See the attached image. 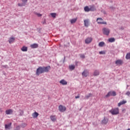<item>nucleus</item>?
Here are the masks:
<instances>
[{
	"label": "nucleus",
	"mask_w": 130,
	"mask_h": 130,
	"mask_svg": "<svg viewBox=\"0 0 130 130\" xmlns=\"http://www.w3.org/2000/svg\"><path fill=\"white\" fill-rule=\"evenodd\" d=\"M26 126H27V124H26V123H22L21 124L22 127H26Z\"/></svg>",
	"instance_id": "obj_33"
},
{
	"label": "nucleus",
	"mask_w": 130,
	"mask_h": 130,
	"mask_svg": "<svg viewBox=\"0 0 130 130\" xmlns=\"http://www.w3.org/2000/svg\"><path fill=\"white\" fill-rule=\"evenodd\" d=\"M80 57L81 58H85V56H84V55L82 54V55H80Z\"/></svg>",
	"instance_id": "obj_36"
},
{
	"label": "nucleus",
	"mask_w": 130,
	"mask_h": 130,
	"mask_svg": "<svg viewBox=\"0 0 130 130\" xmlns=\"http://www.w3.org/2000/svg\"><path fill=\"white\" fill-rule=\"evenodd\" d=\"M84 25L85 27H88L89 25V19H85L84 20Z\"/></svg>",
	"instance_id": "obj_13"
},
{
	"label": "nucleus",
	"mask_w": 130,
	"mask_h": 130,
	"mask_svg": "<svg viewBox=\"0 0 130 130\" xmlns=\"http://www.w3.org/2000/svg\"><path fill=\"white\" fill-rule=\"evenodd\" d=\"M50 15L51 16V17L52 18H56V13H50Z\"/></svg>",
	"instance_id": "obj_27"
},
{
	"label": "nucleus",
	"mask_w": 130,
	"mask_h": 130,
	"mask_svg": "<svg viewBox=\"0 0 130 130\" xmlns=\"http://www.w3.org/2000/svg\"><path fill=\"white\" fill-rule=\"evenodd\" d=\"M37 15L38 16V17H41V16H42V15L40 14V13H37Z\"/></svg>",
	"instance_id": "obj_38"
},
{
	"label": "nucleus",
	"mask_w": 130,
	"mask_h": 130,
	"mask_svg": "<svg viewBox=\"0 0 130 130\" xmlns=\"http://www.w3.org/2000/svg\"><path fill=\"white\" fill-rule=\"evenodd\" d=\"M15 42V38L12 37L9 38V42L10 44H11V43H13V42Z\"/></svg>",
	"instance_id": "obj_16"
},
{
	"label": "nucleus",
	"mask_w": 130,
	"mask_h": 130,
	"mask_svg": "<svg viewBox=\"0 0 130 130\" xmlns=\"http://www.w3.org/2000/svg\"><path fill=\"white\" fill-rule=\"evenodd\" d=\"M108 122V119L104 118V119L102 121V124H106Z\"/></svg>",
	"instance_id": "obj_14"
},
{
	"label": "nucleus",
	"mask_w": 130,
	"mask_h": 130,
	"mask_svg": "<svg viewBox=\"0 0 130 130\" xmlns=\"http://www.w3.org/2000/svg\"><path fill=\"white\" fill-rule=\"evenodd\" d=\"M127 130H130V129H129V128H128Z\"/></svg>",
	"instance_id": "obj_42"
},
{
	"label": "nucleus",
	"mask_w": 130,
	"mask_h": 130,
	"mask_svg": "<svg viewBox=\"0 0 130 130\" xmlns=\"http://www.w3.org/2000/svg\"><path fill=\"white\" fill-rule=\"evenodd\" d=\"M89 75V71L88 70H84L83 72H82V76L86 77Z\"/></svg>",
	"instance_id": "obj_10"
},
{
	"label": "nucleus",
	"mask_w": 130,
	"mask_h": 130,
	"mask_svg": "<svg viewBox=\"0 0 130 130\" xmlns=\"http://www.w3.org/2000/svg\"><path fill=\"white\" fill-rule=\"evenodd\" d=\"M79 98H80V96H79V95L75 96V99H79Z\"/></svg>",
	"instance_id": "obj_40"
},
{
	"label": "nucleus",
	"mask_w": 130,
	"mask_h": 130,
	"mask_svg": "<svg viewBox=\"0 0 130 130\" xmlns=\"http://www.w3.org/2000/svg\"><path fill=\"white\" fill-rule=\"evenodd\" d=\"M21 1L25 5V4H26V3H27V2H28V0H21Z\"/></svg>",
	"instance_id": "obj_34"
},
{
	"label": "nucleus",
	"mask_w": 130,
	"mask_h": 130,
	"mask_svg": "<svg viewBox=\"0 0 130 130\" xmlns=\"http://www.w3.org/2000/svg\"><path fill=\"white\" fill-rule=\"evenodd\" d=\"M31 48H37L38 47V44H34L32 45H30Z\"/></svg>",
	"instance_id": "obj_18"
},
{
	"label": "nucleus",
	"mask_w": 130,
	"mask_h": 130,
	"mask_svg": "<svg viewBox=\"0 0 130 130\" xmlns=\"http://www.w3.org/2000/svg\"><path fill=\"white\" fill-rule=\"evenodd\" d=\"M91 95H92V94H91V93H89V94H88L87 95L85 96V98H86V99H89V98L90 96H91Z\"/></svg>",
	"instance_id": "obj_31"
},
{
	"label": "nucleus",
	"mask_w": 130,
	"mask_h": 130,
	"mask_svg": "<svg viewBox=\"0 0 130 130\" xmlns=\"http://www.w3.org/2000/svg\"><path fill=\"white\" fill-rule=\"evenodd\" d=\"M0 112L2 113L3 112V109L0 108Z\"/></svg>",
	"instance_id": "obj_39"
},
{
	"label": "nucleus",
	"mask_w": 130,
	"mask_h": 130,
	"mask_svg": "<svg viewBox=\"0 0 130 130\" xmlns=\"http://www.w3.org/2000/svg\"><path fill=\"white\" fill-rule=\"evenodd\" d=\"M22 51L26 52L28 50V47L26 46H23L22 48L21 49Z\"/></svg>",
	"instance_id": "obj_19"
},
{
	"label": "nucleus",
	"mask_w": 130,
	"mask_h": 130,
	"mask_svg": "<svg viewBox=\"0 0 130 130\" xmlns=\"http://www.w3.org/2000/svg\"><path fill=\"white\" fill-rule=\"evenodd\" d=\"M103 19L102 18H98L96 19V21L99 24H107V22L106 21H103Z\"/></svg>",
	"instance_id": "obj_2"
},
{
	"label": "nucleus",
	"mask_w": 130,
	"mask_h": 130,
	"mask_svg": "<svg viewBox=\"0 0 130 130\" xmlns=\"http://www.w3.org/2000/svg\"><path fill=\"white\" fill-rule=\"evenodd\" d=\"M106 52L104 51H101L99 52L100 54H105Z\"/></svg>",
	"instance_id": "obj_32"
},
{
	"label": "nucleus",
	"mask_w": 130,
	"mask_h": 130,
	"mask_svg": "<svg viewBox=\"0 0 130 130\" xmlns=\"http://www.w3.org/2000/svg\"><path fill=\"white\" fill-rule=\"evenodd\" d=\"M103 32L104 35L108 36L110 33V29L109 28L104 27L103 29Z\"/></svg>",
	"instance_id": "obj_4"
},
{
	"label": "nucleus",
	"mask_w": 130,
	"mask_h": 130,
	"mask_svg": "<svg viewBox=\"0 0 130 130\" xmlns=\"http://www.w3.org/2000/svg\"><path fill=\"white\" fill-rule=\"evenodd\" d=\"M59 83L61 84V85H66V80L62 79L61 81H60Z\"/></svg>",
	"instance_id": "obj_22"
},
{
	"label": "nucleus",
	"mask_w": 130,
	"mask_h": 130,
	"mask_svg": "<svg viewBox=\"0 0 130 130\" xmlns=\"http://www.w3.org/2000/svg\"><path fill=\"white\" fill-rule=\"evenodd\" d=\"M92 40H93V39H92V37H87V38L85 39V44H90V43H91V42L92 41Z\"/></svg>",
	"instance_id": "obj_5"
},
{
	"label": "nucleus",
	"mask_w": 130,
	"mask_h": 130,
	"mask_svg": "<svg viewBox=\"0 0 130 130\" xmlns=\"http://www.w3.org/2000/svg\"><path fill=\"white\" fill-rule=\"evenodd\" d=\"M75 68H76V66H75V65H70L69 66V69L71 71H73V70H75Z\"/></svg>",
	"instance_id": "obj_20"
},
{
	"label": "nucleus",
	"mask_w": 130,
	"mask_h": 130,
	"mask_svg": "<svg viewBox=\"0 0 130 130\" xmlns=\"http://www.w3.org/2000/svg\"><path fill=\"white\" fill-rule=\"evenodd\" d=\"M59 110L60 111V112H63V111L66 110V108L62 106V105H60L59 106Z\"/></svg>",
	"instance_id": "obj_9"
},
{
	"label": "nucleus",
	"mask_w": 130,
	"mask_h": 130,
	"mask_svg": "<svg viewBox=\"0 0 130 130\" xmlns=\"http://www.w3.org/2000/svg\"><path fill=\"white\" fill-rule=\"evenodd\" d=\"M126 95L129 96L130 95V92L129 91H128L126 93Z\"/></svg>",
	"instance_id": "obj_37"
},
{
	"label": "nucleus",
	"mask_w": 130,
	"mask_h": 130,
	"mask_svg": "<svg viewBox=\"0 0 130 130\" xmlns=\"http://www.w3.org/2000/svg\"><path fill=\"white\" fill-rule=\"evenodd\" d=\"M38 115H39V114L36 112L32 114L33 118H37V117H38Z\"/></svg>",
	"instance_id": "obj_11"
},
{
	"label": "nucleus",
	"mask_w": 130,
	"mask_h": 130,
	"mask_svg": "<svg viewBox=\"0 0 130 130\" xmlns=\"http://www.w3.org/2000/svg\"><path fill=\"white\" fill-rule=\"evenodd\" d=\"M89 10L90 11H94L95 10V8L94 7V6H92L90 7V8H89Z\"/></svg>",
	"instance_id": "obj_28"
},
{
	"label": "nucleus",
	"mask_w": 130,
	"mask_h": 130,
	"mask_svg": "<svg viewBox=\"0 0 130 130\" xmlns=\"http://www.w3.org/2000/svg\"><path fill=\"white\" fill-rule=\"evenodd\" d=\"M126 59H130V53H128L126 56Z\"/></svg>",
	"instance_id": "obj_29"
},
{
	"label": "nucleus",
	"mask_w": 130,
	"mask_h": 130,
	"mask_svg": "<svg viewBox=\"0 0 130 130\" xmlns=\"http://www.w3.org/2000/svg\"><path fill=\"white\" fill-rule=\"evenodd\" d=\"M85 12H88L90 11V8L88 6H86L84 7Z\"/></svg>",
	"instance_id": "obj_24"
},
{
	"label": "nucleus",
	"mask_w": 130,
	"mask_h": 130,
	"mask_svg": "<svg viewBox=\"0 0 130 130\" xmlns=\"http://www.w3.org/2000/svg\"><path fill=\"white\" fill-rule=\"evenodd\" d=\"M116 95V93L115 91H110L106 95V97L109 98L110 96H115Z\"/></svg>",
	"instance_id": "obj_6"
},
{
	"label": "nucleus",
	"mask_w": 130,
	"mask_h": 130,
	"mask_svg": "<svg viewBox=\"0 0 130 130\" xmlns=\"http://www.w3.org/2000/svg\"><path fill=\"white\" fill-rule=\"evenodd\" d=\"M127 102L126 101H123L122 102H120L118 104V106L120 107V106L124 105L126 104Z\"/></svg>",
	"instance_id": "obj_17"
},
{
	"label": "nucleus",
	"mask_w": 130,
	"mask_h": 130,
	"mask_svg": "<svg viewBox=\"0 0 130 130\" xmlns=\"http://www.w3.org/2000/svg\"><path fill=\"white\" fill-rule=\"evenodd\" d=\"M11 126H12V123H10L8 124H5L6 129H11Z\"/></svg>",
	"instance_id": "obj_12"
},
{
	"label": "nucleus",
	"mask_w": 130,
	"mask_h": 130,
	"mask_svg": "<svg viewBox=\"0 0 130 130\" xmlns=\"http://www.w3.org/2000/svg\"><path fill=\"white\" fill-rule=\"evenodd\" d=\"M50 118L51 119V120H52V121H53L54 122V121H56V116L54 115H52L50 116Z\"/></svg>",
	"instance_id": "obj_8"
},
{
	"label": "nucleus",
	"mask_w": 130,
	"mask_h": 130,
	"mask_svg": "<svg viewBox=\"0 0 130 130\" xmlns=\"http://www.w3.org/2000/svg\"><path fill=\"white\" fill-rule=\"evenodd\" d=\"M104 45H105V43L103 41L100 42L99 44V46L101 47H103Z\"/></svg>",
	"instance_id": "obj_25"
},
{
	"label": "nucleus",
	"mask_w": 130,
	"mask_h": 130,
	"mask_svg": "<svg viewBox=\"0 0 130 130\" xmlns=\"http://www.w3.org/2000/svg\"><path fill=\"white\" fill-rule=\"evenodd\" d=\"M68 84V83L67 82H66V85H67Z\"/></svg>",
	"instance_id": "obj_41"
},
{
	"label": "nucleus",
	"mask_w": 130,
	"mask_h": 130,
	"mask_svg": "<svg viewBox=\"0 0 130 130\" xmlns=\"http://www.w3.org/2000/svg\"><path fill=\"white\" fill-rule=\"evenodd\" d=\"M100 74L99 71H98V70H95L93 73V75L94 76H98Z\"/></svg>",
	"instance_id": "obj_26"
},
{
	"label": "nucleus",
	"mask_w": 130,
	"mask_h": 130,
	"mask_svg": "<svg viewBox=\"0 0 130 130\" xmlns=\"http://www.w3.org/2000/svg\"><path fill=\"white\" fill-rule=\"evenodd\" d=\"M13 112H14V111L12 109H8L5 111L6 114L7 115L13 114Z\"/></svg>",
	"instance_id": "obj_7"
},
{
	"label": "nucleus",
	"mask_w": 130,
	"mask_h": 130,
	"mask_svg": "<svg viewBox=\"0 0 130 130\" xmlns=\"http://www.w3.org/2000/svg\"><path fill=\"white\" fill-rule=\"evenodd\" d=\"M115 64L117 66L121 65L122 64V60H117L115 62Z\"/></svg>",
	"instance_id": "obj_15"
},
{
	"label": "nucleus",
	"mask_w": 130,
	"mask_h": 130,
	"mask_svg": "<svg viewBox=\"0 0 130 130\" xmlns=\"http://www.w3.org/2000/svg\"><path fill=\"white\" fill-rule=\"evenodd\" d=\"M110 112L112 115H117L119 114V109H118V108H115V109L110 110Z\"/></svg>",
	"instance_id": "obj_3"
},
{
	"label": "nucleus",
	"mask_w": 130,
	"mask_h": 130,
	"mask_svg": "<svg viewBox=\"0 0 130 130\" xmlns=\"http://www.w3.org/2000/svg\"><path fill=\"white\" fill-rule=\"evenodd\" d=\"M20 128H21V127H20V126H17L15 130H20Z\"/></svg>",
	"instance_id": "obj_35"
},
{
	"label": "nucleus",
	"mask_w": 130,
	"mask_h": 130,
	"mask_svg": "<svg viewBox=\"0 0 130 130\" xmlns=\"http://www.w3.org/2000/svg\"><path fill=\"white\" fill-rule=\"evenodd\" d=\"M50 69V66L48 67H40L37 69L36 74L37 76H39L40 74H43L44 73H48Z\"/></svg>",
	"instance_id": "obj_1"
},
{
	"label": "nucleus",
	"mask_w": 130,
	"mask_h": 130,
	"mask_svg": "<svg viewBox=\"0 0 130 130\" xmlns=\"http://www.w3.org/2000/svg\"><path fill=\"white\" fill-rule=\"evenodd\" d=\"M77 18H74V19H72L71 20V24H74L75 23H76V22L77 21Z\"/></svg>",
	"instance_id": "obj_23"
},
{
	"label": "nucleus",
	"mask_w": 130,
	"mask_h": 130,
	"mask_svg": "<svg viewBox=\"0 0 130 130\" xmlns=\"http://www.w3.org/2000/svg\"><path fill=\"white\" fill-rule=\"evenodd\" d=\"M18 7H24V6H25V4L24 3H18Z\"/></svg>",
	"instance_id": "obj_30"
},
{
	"label": "nucleus",
	"mask_w": 130,
	"mask_h": 130,
	"mask_svg": "<svg viewBox=\"0 0 130 130\" xmlns=\"http://www.w3.org/2000/svg\"><path fill=\"white\" fill-rule=\"evenodd\" d=\"M108 41L110 43H113L115 42V39H114V38H111L108 39Z\"/></svg>",
	"instance_id": "obj_21"
}]
</instances>
